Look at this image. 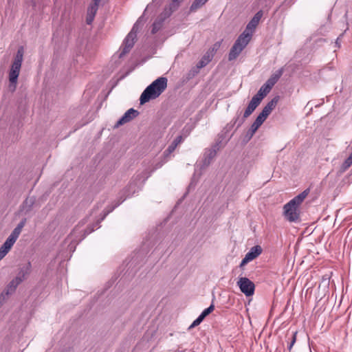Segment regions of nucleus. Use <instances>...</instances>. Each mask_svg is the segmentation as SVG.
<instances>
[{"instance_id": "nucleus-1", "label": "nucleus", "mask_w": 352, "mask_h": 352, "mask_svg": "<svg viewBox=\"0 0 352 352\" xmlns=\"http://www.w3.org/2000/svg\"><path fill=\"white\" fill-rule=\"evenodd\" d=\"M167 82L168 80L166 77H160L155 80L142 93L140 98V104L158 98L166 90Z\"/></svg>"}, {"instance_id": "nucleus-2", "label": "nucleus", "mask_w": 352, "mask_h": 352, "mask_svg": "<svg viewBox=\"0 0 352 352\" xmlns=\"http://www.w3.org/2000/svg\"><path fill=\"white\" fill-rule=\"evenodd\" d=\"M31 265H26L22 267L17 276L8 285L5 290L0 295V305H2L9 295L15 292L17 286L26 278L30 272Z\"/></svg>"}, {"instance_id": "nucleus-3", "label": "nucleus", "mask_w": 352, "mask_h": 352, "mask_svg": "<svg viewBox=\"0 0 352 352\" xmlns=\"http://www.w3.org/2000/svg\"><path fill=\"white\" fill-rule=\"evenodd\" d=\"M283 74V69L280 68L273 74L268 80L261 87L257 94L254 96L259 99L261 102L262 100L270 92L272 87L278 82L279 78Z\"/></svg>"}, {"instance_id": "nucleus-4", "label": "nucleus", "mask_w": 352, "mask_h": 352, "mask_svg": "<svg viewBox=\"0 0 352 352\" xmlns=\"http://www.w3.org/2000/svg\"><path fill=\"white\" fill-rule=\"evenodd\" d=\"M23 47H20L14 58V61L11 65L9 71V80L11 84L16 85L17 82L18 77L19 76L23 58Z\"/></svg>"}, {"instance_id": "nucleus-5", "label": "nucleus", "mask_w": 352, "mask_h": 352, "mask_svg": "<svg viewBox=\"0 0 352 352\" xmlns=\"http://www.w3.org/2000/svg\"><path fill=\"white\" fill-rule=\"evenodd\" d=\"M139 29V21H138L133 26L130 32L124 38L122 47L120 48V53L119 58H122L128 54L133 47L135 42L137 39V32Z\"/></svg>"}, {"instance_id": "nucleus-6", "label": "nucleus", "mask_w": 352, "mask_h": 352, "mask_svg": "<svg viewBox=\"0 0 352 352\" xmlns=\"http://www.w3.org/2000/svg\"><path fill=\"white\" fill-rule=\"evenodd\" d=\"M250 41V40L245 37V34H241L230 50L228 60L230 61L235 60Z\"/></svg>"}, {"instance_id": "nucleus-7", "label": "nucleus", "mask_w": 352, "mask_h": 352, "mask_svg": "<svg viewBox=\"0 0 352 352\" xmlns=\"http://www.w3.org/2000/svg\"><path fill=\"white\" fill-rule=\"evenodd\" d=\"M237 286L239 287L241 292L246 296H251L254 294L255 285L246 277H239L237 282Z\"/></svg>"}, {"instance_id": "nucleus-8", "label": "nucleus", "mask_w": 352, "mask_h": 352, "mask_svg": "<svg viewBox=\"0 0 352 352\" xmlns=\"http://www.w3.org/2000/svg\"><path fill=\"white\" fill-rule=\"evenodd\" d=\"M283 214L289 222H296L300 219L298 208L289 201L283 207Z\"/></svg>"}, {"instance_id": "nucleus-9", "label": "nucleus", "mask_w": 352, "mask_h": 352, "mask_svg": "<svg viewBox=\"0 0 352 352\" xmlns=\"http://www.w3.org/2000/svg\"><path fill=\"white\" fill-rule=\"evenodd\" d=\"M261 102L259 100L258 98H255L253 96L250 101L247 108L245 109L243 118L240 120H239V118H236L234 120V124H236L238 122L237 127L241 126L246 118H248L256 109V107L260 104Z\"/></svg>"}, {"instance_id": "nucleus-10", "label": "nucleus", "mask_w": 352, "mask_h": 352, "mask_svg": "<svg viewBox=\"0 0 352 352\" xmlns=\"http://www.w3.org/2000/svg\"><path fill=\"white\" fill-rule=\"evenodd\" d=\"M263 16V11L259 10L257 12L250 21L248 23L245 30L242 34H245V36L249 40H251L252 33L258 25L261 17Z\"/></svg>"}, {"instance_id": "nucleus-11", "label": "nucleus", "mask_w": 352, "mask_h": 352, "mask_svg": "<svg viewBox=\"0 0 352 352\" xmlns=\"http://www.w3.org/2000/svg\"><path fill=\"white\" fill-rule=\"evenodd\" d=\"M100 2V0H92L91 3L88 6L86 16V23L87 25H91L93 23L98 10Z\"/></svg>"}, {"instance_id": "nucleus-12", "label": "nucleus", "mask_w": 352, "mask_h": 352, "mask_svg": "<svg viewBox=\"0 0 352 352\" xmlns=\"http://www.w3.org/2000/svg\"><path fill=\"white\" fill-rule=\"evenodd\" d=\"M138 114H139V112L137 110H135L133 108L129 109L124 113V114L122 116V118L118 120V121L115 124V127L118 128L120 126L123 125L124 124L130 122L133 118L137 117L138 116Z\"/></svg>"}, {"instance_id": "nucleus-13", "label": "nucleus", "mask_w": 352, "mask_h": 352, "mask_svg": "<svg viewBox=\"0 0 352 352\" xmlns=\"http://www.w3.org/2000/svg\"><path fill=\"white\" fill-rule=\"evenodd\" d=\"M262 250V248L260 245H255L252 247L245 254L240 264H246L247 263L252 261L261 254Z\"/></svg>"}, {"instance_id": "nucleus-14", "label": "nucleus", "mask_w": 352, "mask_h": 352, "mask_svg": "<svg viewBox=\"0 0 352 352\" xmlns=\"http://www.w3.org/2000/svg\"><path fill=\"white\" fill-rule=\"evenodd\" d=\"M140 185H142L141 182L136 179L135 182H134L133 177L127 186L124 189V193L126 197L131 196L140 190Z\"/></svg>"}, {"instance_id": "nucleus-15", "label": "nucleus", "mask_w": 352, "mask_h": 352, "mask_svg": "<svg viewBox=\"0 0 352 352\" xmlns=\"http://www.w3.org/2000/svg\"><path fill=\"white\" fill-rule=\"evenodd\" d=\"M212 58H213V57L212 56V55H210L208 52H206L203 56L201 59L198 62V63L197 65V68L193 70H191L188 75L190 76H194L195 74H197L199 72V70L201 68L206 66L212 60Z\"/></svg>"}, {"instance_id": "nucleus-16", "label": "nucleus", "mask_w": 352, "mask_h": 352, "mask_svg": "<svg viewBox=\"0 0 352 352\" xmlns=\"http://www.w3.org/2000/svg\"><path fill=\"white\" fill-rule=\"evenodd\" d=\"M171 14L170 12L168 14L162 13L154 21L152 25L151 34H156L160 30L162 29L164 20L166 17L169 16Z\"/></svg>"}, {"instance_id": "nucleus-17", "label": "nucleus", "mask_w": 352, "mask_h": 352, "mask_svg": "<svg viewBox=\"0 0 352 352\" xmlns=\"http://www.w3.org/2000/svg\"><path fill=\"white\" fill-rule=\"evenodd\" d=\"M221 141L217 142L214 145L213 148L209 149L205 153L204 160V165L208 166L210 164L212 160L216 156L217 151L219 148V144H221Z\"/></svg>"}, {"instance_id": "nucleus-18", "label": "nucleus", "mask_w": 352, "mask_h": 352, "mask_svg": "<svg viewBox=\"0 0 352 352\" xmlns=\"http://www.w3.org/2000/svg\"><path fill=\"white\" fill-rule=\"evenodd\" d=\"M35 202H36L35 197H34V196L28 197L24 200L22 205L21 206V210L22 212H24L25 214L30 212L32 210Z\"/></svg>"}, {"instance_id": "nucleus-19", "label": "nucleus", "mask_w": 352, "mask_h": 352, "mask_svg": "<svg viewBox=\"0 0 352 352\" xmlns=\"http://www.w3.org/2000/svg\"><path fill=\"white\" fill-rule=\"evenodd\" d=\"M18 237L12 234V233L3 243V244L1 246L0 250H3L4 252L7 254L9 250L11 249L12 245L14 244Z\"/></svg>"}, {"instance_id": "nucleus-20", "label": "nucleus", "mask_w": 352, "mask_h": 352, "mask_svg": "<svg viewBox=\"0 0 352 352\" xmlns=\"http://www.w3.org/2000/svg\"><path fill=\"white\" fill-rule=\"evenodd\" d=\"M310 192L309 188L305 189L304 191H302L301 193L298 195L297 196L294 197L292 200L289 201L291 204H294L296 207H299V206L302 203V201L305 200V199L307 197Z\"/></svg>"}, {"instance_id": "nucleus-21", "label": "nucleus", "mask_w": 352, "mask_h": 352, "mask_svg": "<svg viewBox=\"0 0 352 352\" xmlns=\"http://www.w3.org/2000/svg\"><path fill=\"white\" fill-rule=\"evenodd\" d=\"M153 170H151L148 168H145L141 173H138L133 176V181L139 180L142 184L151 175Z\"/></svg>"}, {"instance_id": "nucleus-22", "label": "nucleus", "mask_w": 352, "mask_h": 352, "mask_svg": "<svg viewBox=\"0 0 352 352\" xmlns=\"http://www.w3.org/2000/svg\"><path fill=\"white\" fill-rule=\"evenodd\" d=\"M112 210L113 209L107 210V211H104L103 216L101 217V219L100 220H98L95 223H93L92 225L88 226L87 228L84 230L83 238H85L87 235H88V234H91L92 232H94L96 227L98 228L99 223H100V221L104 220V219L106 217V216L110 212H111Z\"/></svg>"}, {"instance_id": "nucleus-23", "label": "nucleus", "mask_w": 352, "mask_h": 352, "mask_svg": "<svg viewBox=\"0 0 352 352\" xmlns=\"http://www.w3.org/2000/svg\"><path fill=\"white\" fill-rule=\"evenodd\" d=\"M279 96H276L274 97L270 102L267 103V104L263 107L262 111L265 113L267 115H270L272 111L276 107L277 103L279 100Z\"/></svg>"}, {"instance_id": "nucleus-24", "label": "nucleus", "mask_w": 352, "mask_h": 352, "mask_svg": "<svg viewBox=\"0 0 352 352\" xmlns=\"http://www.w3.org/2000/svg\"><path fill=\"white\" fill-rule=\"evenodd\" d=\"M147 253V248L144 247V245L142 246L140 250L134 252V255L133 256V262L138 263L142 261V258L144 257Z\"/></svg>"}, {"instance_id": "nucleus-25", "label": "nucleus", "mask_w": 352, "mask_h": 352, "mask_svg": "<svg viewBox=\"0 0 352 352\" xmlns=\"http://www.w3.org/2000/svg\"><path fill=\"white\" fill-rule=\"evenodd\" d=\"M26 221L27 219L25 218L23 219L11 233L19 238L23 228L26 223Z\"/></svg>"}, {"instance_id": "nucleus-26", "label": "nucleus", "mask_w": 352, "mask_h": 352, "mask_svg": "<svg viewBox=\"0 0 352 352\" xmlns=\"http://www.w3.org/2000/svg\"><path fill=\"white\" fill-rule=\"evenodd\" d=\"M259 127L260 126H258L254 123L252 124L250 128L247 131L245 135V138L247 139V141H249L253 137L254 134L256 133V131L258 130Z\"/></svg>"}, {"instance_id": "nucleus-27", "label": "nucleus", "mask_w": 352, "mask_h": 352, "mask_svg": "<svg viewBox=\"0 0 352 352\" xmlns=\"http://www.w3.org/2000/svg\"><path fill=\"white\" fill-rule=\"evenodd\" d=\"M177 146L173 142H172L164 151L163 156L166 161L169 159L170 154L175 150Z\"/></svg>"}, {"instance_id": "nucleus-28", "label": "nucleus", "mask_w": 352, "mask_h": 352, "mask_svg": "<svg viewBox=\"0 0 352 352\" xmlns=\"http://www.w3.org/2000/svg\"><path fill=\"white\" fill-rule=\"evenodd\" d=\"M267 117L268 115L261 111L253 123L256 124L258 126H261Z\"/></svg>"}, {"instance_id": "nucleus-29", "label": "nucleus", "mask_w": 352, "mask_h": 352, "mask_svg": "<svg viewBox=\"0 0 352 352\" xmlns=\"http://www.w3.org/2000/svg\"><path fill=\"white\" fill-rule=\"evenodd\" d=\"M205 3V1H203V0H195L190 7V10L191 12H195L199 8H200Z\"/></svg>"}, {"instance_id": "nucleus-30", "label": "nucleus", "mask_w": 352, "mask_h": 352, "mask_svg": "<svg viewBox=\"0 0 352 352\" xmlns=\"http://www.w3.org/2000/svg\"><path fill=\"white\" fill-rule=\"evenodd\" d=\"M352 165V160L349 157L342 164L340 169L341 173L345 172Z\"/></svg>"}, {"instance_id": "nucleus-31", "label": "nucleus", "mask_w": 352, "mask_h": 352, "mask_svg": "<svg viewBox=\"0 0 352 352\" xmlns=\"http://www.w3.org/2000/svg\"><path fill=\"white\" fill-rule=\"evenodd\" d=\"M221 45V41H217L213 44V45L208 50L207 52L209 54L212 55L214 57V54L217 52V50L220 48Z\"/></svg>"}, {"instance_id": "nucleus-32", "label": "nucleus", "mask_w": 352, "mask_h": 352, "mask_svg": "<svg viewBox=\"0 0 352 352\" xmlns=\"http://www.w3.org/2000/svg\"><path fill=\"white\" fill-rule=\"evenodd\" d=\"M182 0H172L169 4V10L170 13L177 10L180 6Z\"/></svg>"}, {"instance_id": "nucleus-33", "label": "nucleus", "mask_w": 352, "mask_h": 352, "mask_svg": "<svg viewBox=\"0 0 352 352\" xmlns=\"http://www.w3.org/2000/svg\"><path fill=\"white\" fill-rule=\"evenodd\" d=\"M214 309V305L212 303L208 308L205 309L199 315L204 319L212 313Z\"/></svg>"}, {"instance_id": "nucleus-34", "label": "nucleus", "mask_w": 352, "mask_h": 352, "mask_svg": "<svg viewBox=\"0 0 352 352\" xmlns=\"http://www.w3.org/2000/svg\"><path fill=\"white\" fill-rule=\"evenodd\" d=\"M297 333H298L297 331H294V332L292 333V339H291V341L289 342V344L288 345L289 351H291V349H292L294 344L296 342Z\"/></svg>"}, {"instance_id": "nucleus-35", "label": "nucleus", "mask_w": 352, "mask_h": 352, "mask_svg": "<svg viewBox=\"0 0 352 352\" xmlns=\"http://www.w3.org/2000/svg\"><path fill=\"white\" fill-rule=\"evenodd\" d=\"M204 319L201 318L200 316H198L197 319H195L192 323L190 325L189 329L194 328L197 326H198Z\"/></svg>"}, {"instance_id": "nucleus-36", "label": "nucleus", "mask_w": 352, "mask_h": 352, "mask_svg": "<svg viewBox=\"0 0 352 352\" xmlns=\"http://www.w3.org/2000/svg\"><path fill=\"white\" fill-rule=\"evenodd\" d=\"M184 138L182 135L177 136L172 142H173L177 146L182 142Z\"/></svg>"}, {"instance_id": "nucleus-37", "label": "nucleus", "mask_w": 352, "mask_h": 352, "mask_svg": "<svg viewBox=\"0 0 352 352\" xmlns=\"http://www.w3.org/2000/svg\"><path fill=\"white\" fill-rule=\"evenodd\" d=\"M343 36V34H341L340 35V36L337 38L336 41V45L338 47H340V42H339V40L340 39V38Z\"/></svg>"}, {"instance_id": "nucleus-38", "label": "nucleus", "mask_w": 352, "mask_h": 352, "mask_svg": "<svg viewBox=\"0 0 352 352\" xmlns=\"http://www.w3.org/2000/svg\"><path fill=\"white\" fill-rule=\"evenodd\" d=\"M6 255L3 250H0V261Z\"/></svg>"}, {"instance_id": "nucleus-39", "label": "nucleus", "mask_w": 352, "mask_h": 352, "mask_svg": "<svg viewBox=\"0 0 352 352\" xmlns=\"http://www.w3.org/2000/svg\"><path fill=\"white\" fill-rule=\"evenodd\" d=\"M6 255L3 250H0V261Z\"/></svg>"}, {"instance_id": "nucleus-40", "label": "nucleus", "mask_w": 352, "mask_h": 352, "mask_svg": "<svg viewBox=\"0 0 352 352\" xmlns=\"http://www.w3.org/2000/svg\"><path fill=\"white\" fill-rule=\"evenodd\" d=\"M6 255L3 250H0V261Z\"/></svg>"}, {"instance_id": "nucleus-41", "label": "nucleus", "mask_w": 352, "mask_h": 352, "mask_svg": "<svg viewBox=\"0 0 352 352\" xmlns=\"http://www.w3.org/2000/svg\"><path fill=\"white\" fill-rule=\"evenodd\" d=\"M219 139H220V138H223V135H219Z\"/></svg>"}, {"instance_id": "nucleus-42", "label": "nucleus", "mask_w": 352, "mask_h": 352, "mask_svg": "<svg viewBox=\"0 0 352 352\" xmlns=\"http://www.w3.org/2000/svg\"><path fill=\"white\" fill-rule=\"evenodd\" d=\"M208 0H203V1H205L206 3Z\"/></svg>"}, {"instance_id": "nucleus-43", "label": "nucleus", "mask_w": 352, "mask_h": 352, "mask_svg": "<svg viewBox=\"0 0 352 352\" xmlns=\"http://www.w3.org/2000/svg\"><path fill=\"white\" fill-rule=\"evenodd\" d=\"M208 0H203V1H205L206 3Z\"/></svg>"}]
</instances>
